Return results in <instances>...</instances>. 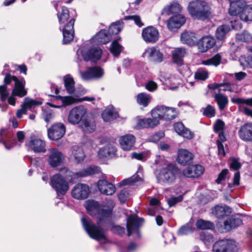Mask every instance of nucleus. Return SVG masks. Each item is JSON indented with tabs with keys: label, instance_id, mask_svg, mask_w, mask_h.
Returning <instances> with one entry per match:
<instances>
[{
	"label": "nucleus",
	"instance_id": "obj_50",
	"mask_svg": "<svg viewBox=\"0 0 252 252\" xmlns=\"http://www.w3.org/2000/svg\"><path fill=\"white\" fill-rule=\"evenodd\" d=\"M230 3V7L228 9V13H236V8L238 7L243 2L246 1L245 0H228Z\"/></svg>",
	"mask_w": 252,
	"mask_h": 252
},
{
	"label": "nucleus",
	"instance_id": "obj_46",
	"mask_svg": "<svg viewBox=\"0 0 252 252\" xmlns=\"http://www.w3.org/2000/svg\"><path fill=\"white\" fill-rule=\"evenodd\" d=\"M164 111L163 120L171 121L177 117L176 109L174 108L165 106Z\"/></svg>",
	"mask_w": 252,
	"mask_h": 252
},
{
	"label": "nucleus",
	"instance_id": "obj_53",
	"mask_svg": "<svg viewBox=\"0 0 252 252\" xmlns=\"http://www.w3.org/2000/svg\"><path fill=\"white\" fill-rule=\"evenodd\" d=\"M43 116L44 121L47 123H49L55 117V114L51 109H45L43 113Z\"/></svg>",
	"mask_w": 252,
	"mask_h": 252
},
{
	"label": "nucleus",
	"instance_id": "obj_57",
	"mask_svg": "<svg viewBox=\"0 0 252 252\" xmlns=\"http://www.w3.org/2000/svg\"><path fill=\"white\" fill-rule=\"evenodd\" d=\"M231 101L235 104H246L252 107V97L248 99H244L242 98H233L231 99Z\"/></svg>",
	"mask_w": 252,
	"mask_h": 252
},
{
	"label": "nucleus",
	"instance_id": "obj_25",
	"mask_svg": "<svg viewBox=\"0 0 252 252\" xmlns=\"http://www.w3.org/2000/svg\"><path fill=\"white\" fill-rule=\"evenodd\" d=\"M119 142L123 150L129 151L131 149L135 143V137L132 134H127L120 137Z\"/></svg>",
	"mask_w": 252,
	"mask_h": 252
},
{
	"label": "nucleus",
	"instance_id": "obj_22",
	"mask_svg": "<svg viewBox=\"0 0 252 252\" xmlns=\"http://www.w3.org/2000/svg\"><path fill=\"white\" fill-rule=\"evenodd\" d=\"M97 187L99 191L107 195H111L116 190L115 186L105 180H100L97 183Z\"/></svg>",
	"mask_w": 252,
	"mask_h": 252
},
{
	"label": "nucleus",
	"instance_id": "obj_52",
	"mask_svg": "<svg viewBox=\"0 0 252 252\" xmlns=\"http://www.w3.org/2000/svg\"><path fill=\"white\" fill-rule=\"evenodd\" d=\"M209 77L208 72L203 70H197L195 72L194 78L196 80L204 81Z\"/></svg>",
	"mask_w": 252,
	"mask_h": 252
},
{
	"label": "nucleus",
	"instance_id": "obj_9",
	"mask_svg": "<svg viewBox=\"0 0 252 252\" xmlns=\"http://www.w3.org/2000/svg\"><path fill=\"white\" fill-rule=\"evenodd\" d=\"M65 131L66 127L63 123H55L47 130L48 138L52 140L57 141L64 136Z\"/></svg>",
	"mask_w": 252,
	"mask_h": 252
},
{
	"label": "nucleus",
	"instance_id": "obj_42",
	"mask_svg": "<svg viewBox=\"0 0 252 252\" xmlns=\"http://www.w3.org/2000/svg\"><path fill=\"white\" fill-rule=\"evenodd\" d=\"M124 22L123 21H117L116 22L113 23L109 26L107 32L112 37L113 35L118 34L121 32L122 27L121 26L123 25Z\"/></svg>",
	"mask_w": 252,
	"mask_h": 252
},
{
	"label": "nucleus",
	"instance_id": "obj_10",
	"mask_svg": "<svg viewBox=\"0 0 252 252\" xmlns=\"http://www.w3.org/2000/svg\"><path fill=\"white\" fill-rule=\"evenodd\" d=\"M86 113L87 110L83 106H79L72 108L68 115V122L73 125L80 123Z\"/></svg>",
	"mask_w": 252,
	"mask_h": 252
},
{
	"label": "nucleus",
	"instance_id": "obj_48",
	"mask_svg": "<svg viewBox=\"0 0 252 252\" xmlns=\"http://www.w3.org/2000/svg\"><path fill=\"white\" fill-rule=\"evenodd\" d=\"M100 208V206L99 203L95 200H89L87 202L86 208L88 211V213L90 215L93 216V214L91 213V212L95 210L98 212L99 209Z\"/></svg>",
	"mask_w": 252,
	"mask_h": 252
},
{
	"label": "nucleus",
	"instance_id": "obj_45",
	"mask_svg": "<svg viewBox=\"0 0 252 252\" xmlns=\"http://www.w3.org/2000/svg\"><path fill=\"white\" fill-rule=\"evenodd\" d=\"M64 86L67 92L72 94L75 91V82L72 77L65 78L64 79Z\"/></svg>",
	"mask_w": 252,
	"mask_h": 252
},
{
	"label": "nucleus",
	"instance_id": "obj_55",
	"mask_svg": "<svg viewBox=\"0 0 252 252\" xmlns=\"http://www.w3.org/2000/svg\"><path fill=\"white\" fill-rule=\"evenodd\" d=\"M24 104L27 108H31L32 106H39L42 104V101L31 99L29 97L24 98Z\"/></svg>",
	"mask_w": 252,
	"mask_h": 252
},
{
	"label": "nucleus",
	"instance_id": "obj_47",
	"mask_svg": "<svg viewBox=\"0 0 252 252\" xmlns=\"http://www.w3.org/2000/svg\"><path fill=\"white\" fill-rule=\"evenodd\" d=\"M221 60V56L220 54H217L211 58L204 61L203 63L206 65H213L217 66L220 64Z\"/></svg>",
	"mask_w": 252,
	"mask_h": 252
},
{
	"label": "nucleus",
	"instance_id": "obj_16",
	"mask_svg": "<svg viewBox=\"0 0 252 252\" xmlns=\"http://www.w3.org/2000/svg\"><path fill=\"white\" fill-rule=\"evenodd\" d=\"M26 145L29 150L32 151L35 154L45 153L46 151L45 142L38 138L31 137Z\"/></svg>",
	"mask_w": 252,
	"mask_h": 252
},
{
	"label": "nucleus",
	"instance_id": "obj_5",
	"mask_svg": "<svg viewBox=\"0 0 252 252\" xmlns=\"http://www.w3.org/2000/svg\"><path fill=\"white\" fill-rule=\"evenodd\" d=\"M193 159L176 158V161L181 166H187L182 170L183 177L194 179L198 178L204 173V167L200 164H193Z\"/></svg>",
	"mask_w": 252,
	"mask_h": 252
},
{
	"label": "nucleus",
	"instance_id": "obj_8",
	"mask_svg": "<svg viewBox=\"0 0 252 252\" xmlns=\"http://www.w3.org/2000/svg\"><path fill=\"white\" fill-rule=\"evenodd\" d=\"M235 10L236 13L232 14L229 12V14L233 16L239 15L240 19L245 22L252 21V5H247L246 1H245L236 8Z\"/></svg>",
	"mask_w": 252,
	"mask_h": 252
},
{
	"label": "nucleus",
	"instance_id": "obj_49",
	"mask_svg": "<svg viewBox=\"0 0 252 252\" xmlns=\"http://www.w3.org/2000/svg\"><path fill=\"white\" fill-rule=\"evenodd\" d=\"M49 96L53 97L55 99H60L62 101V106H66L69 105L74 102V98L71 96H62L61 95H49Z\"/></svg>",
	"mask_w": 252,
	"mask_h": 252
},
{
	"label": "nucleus",
	"instance_id": "obj_39",
	"mask_svg": "<svg viewBox=\"0 0 252 252\" xmlns=\"http://www.w3.org/2000/svg\"><path fill=\"white\" fill-rule=\"evenodd\" d=\"M195 225L199 230H214L215 228V225L213 222L201 219L196 220Z\"/></svg>",
	"mask_w": 252,
	"mask_h": 252
},
{
	"label": "nucleus",
	"instance_id": "obj_13",
	"mask_svg": "<svg viewBox=\"0 0 252 252\" xmlns=\"http://www.w3.org/2000/svg\"><path fill=\"white\" fill-rule=\"evenodd\" d=\"M102 54V50L98 46H92L86 52L82 53V56L84 61H91L96 63L99 61Z\"/></svg>",
	"mask_w": 252,
	"mask_h": 252
},
{
	"label": "nucleus",
	"instance_id": "obj_41",
	"mask_svg": "<svg viewBox=\"0 0 252 252\" xmlns=\"http://www.w3.org/2000/svg\"><path fill=\"white\" fill-rule=\"evenodd\" d=\"M152 97L150 94L145 93L138 94L136 96V101L140 105L147 107L151 102Z\"/></svg>",
	"mask_w": 252,
	"mask_h": 252
},
{
	"label": "nucleus",
	"instance_id": "obj_38",
	"mask_svg": "<svg viewBox=\"0 0 252 252\" xmlns=\"http://www.w3.org/2000/svg\"><path fill=\"white\" fill-rule=\"evenodd\" d=\"M95 40L101 44H106L111 39L112 37L106 30H101L94 37Z\"/></svg>",
	"mask_w": 252,
	"mask_h": 252
},
{
	"label": "nucleus",
	"instance_id": "obj_11",
	"mask_svg": "<svg viewBox=\"0 0 252 252\" xmlns=\"http://www.w3.org/2000/svg\"><path fill=\"white\" fill-rule=\"evenodd\" d=\"M142 37L147 43H155L159 38V32L157 28L150 26L143 29Z\"/></svg>",
	"mask_w": 252,
	"mask_h": 252
},
{
	"label": "nucleus",
	"instance_id": "obj_43",
	"mask_svg": "<svg viewBox=\"0 0 252 252\" xmlns=\"http://www.w3.org/2000/svg\"><path fill=\"white\" fill-rule=\"evenodd\" d=\"M121 39L119 37L113 41L111 43L110 51L111 53L115 57L118 56L122 51V46L119 43V41Z\"/></svg>",
	"mask_w": 252,
	"mask_h": 252
},
{
	"label": "nucleus",
	"instance_id": "obj_17",
	"mask_svg": "<svg viewBox=\"0 0 252 252\" xmlns=\"http://www.w3.org/2000/svg\"><path fill=\"white\" fill-rule=\"evenodd\" d=\"M0 143L3 144L7 150H10L15 147L17 144V141L13 136L8 134V129L1 128L0 130Z\"/></svg>",
	"mask_w": 252,
	"mask_h": 252
},
{
	"label": "nucleus",
	"instance_id": "obj_30",
	"mask_svg": "<svg viewBox=\"0 0 252 252\" xmlns=\"http://www.w3.org/2000/svg\"><path fill=\"white\" fill-rule=\"evenodd\" d=\"M187 54L186 49L185 48H177L172 51V59L173 63L179 66L184 64L183 58Z\"/></svg>",
	"mask_w": 252,
	"mask_h": 252
},
{
	"label": "nucleus",
	"instance_id": "obj_29",
	"mask_svg": "<svg viewBox=\"0 0 252 252\" xmlns=\"http://www.w3.org/2000/svg\"><path fill=\"white\" fill-rule=\"evenodd\" d=\"M143 174V167L141 165H139L138 170L136 173H135L131 177L124 179L119 184L120 187L125 186L127 185H131L134 183L138 181H142L141 176Z\"/></svg>",
	"mask_w": 252,
	"mask_h": 252
},
{
	"label": "nucleus",
	"instance_id": "obj_15",
	"mask_svg": "<svg viewBox=\"0 0 252 252\" xmlns=\"http://www.w3.org/2000/svg\"><path fill=\"white\" fill-rule=\"evenodd\" d=\"M144 219L138 216H130L127 220V235L129 237L135 230L140 228L144 222Z\"/></svg>",
	"mask_w": 252,
	"mask_h": 252
},
{
	"label": "nucleus",
	"instance_id": "obj_6",
	"mask_svg": "<svg viewBox=\"0 0 252 252\" xmlns=\"http://www.w3.org/2000/svg\"><path fill=\"white\" fill-rule=\"evenodd\" d=\"M50 185L58 196L64 195L69 189L68 182L60 173H56L50 178Z\"/></svg>",
	"mask_w": 252,
	"mask_h": 252
},
{
	"label": "nucleus",
	"instance_id": "obj_28",
	"mask_svg": "<svg viewBox=\"0 0 252 252\" xmlns=\"http://www.w3.org/2000/svg\"><path fill=\"white\" fill-rule=\"evenodd\" d=\"M242 220L236 216H232L228 218L224 222V229L226 231H230L232 229H235L242 225Z\"/></svg>",
	"mask_w": 252,
	"mask_h": 252
},
{
	"label": "nucleus",
	"instance_id": "obj_61",
	"mask_svg": "<svg viewBox=\"0 0 252 252\" xmlns=\"http://www.w3.org/2000/svg\"><path fill=\"white\" fill-rule=\"evenodd\" d=\"M72 154L74 158H86L82 148L78 146L73 148Z\"/></svg>",
	"mask_w": 252,
	"mask_h": 252
},
{
	"label": "nucleus",
	"instance_id": "obj_32",
	"mask_svg": "<svg viewBox=\"0 0 252 252\" xmlns=\"http://www.w3.org/2000/svg\"><path fill=\"white\" fill-rule=\"evenodd\" d=\"M159 123V120L157 118H144L140 119L137 123L138 128H153L158 125Z\"/></svg>",
	"mask_w": 252,
	"mask_h": 252
},
{
	"label": "nucleus",
	"instance_id": "obj_1",
	"mask_svg": "<svg viewBox=\"0 0 252 252\" xmlns=\"http://www.w3.org/2000/svg\"><path fill=\"white\" fill-rule=\"evenodd\" d=\"M113 208L107 209H99L97 212L98 217L96 223L95 224L88 217H82L81 222L83 228L89 236L95 240H100L106 238L103 228L101 226L105 227L108 225H111L112 222L109 218L111 217L113 213Z\"/></svg>",
	"mask_w": 252,
	"mask_h": 252
},
{
	"label": "nucleus",
	"instance_id": "obj_19",
	"mask_svg": "<svg viewBox=\"0 0 252 252\" xmlns=\"http://www.w3.org/2000/svg\"><path fill=\"white\" fill-rule=\"evenodd\" d=\"M103 69L98 66L89 67L87 71L82 73V77L85 80L92 78H100L103 75Z\"/></svg>",
	"mask_w": 252,
	"mask_h": 252
},
{
	"label": "nucleus",
	"instance_id": "obj_58",
	"mask_svg": "<svg viewBox=\"0 0 252 252\" xmlns=\"http://www.w3.org/2000/svg\"><path fill=\"white\" fill-rule=\"evenodd\" d=\"M129 194V190L127 189H124L121 190L118 194V198L121 203H125L128 197Z\"/></svg>",
	"mask_w": 252,
	"mask_h": 252
},
{
	"label": "nucleus",
	"instance_id": "obj_12",
	"mask_svg": "<svg viewBox=\"0 0 252 252\" xmlns=\"http://www.w3.org/2000/svg\"><path fill=\"white\" fill-rule=\"evenodd\" d=\"M216 43L215 38L210 35H205L199 39H198L196 46L199 52L205 53L213 48Z\"/></svg>",
	"mask_w": 252,
	"mask_h": 252
},
{
	"label": "nucleus",
	"instance_id": "obj_31",
	"mask_svg": "<svg viewBox=\"0 0 252 252\" xmlns=\"http://www.w3.org/2000/svg\"><path fill=\"white\" fill-rule=\"evenodd\" d=\"M213 214L218 219H223L229 216L231 213V209L225 205H216L212 210Z\"/></svg>",
	"mask_w": 252,
	"mask_h": 252
},
{
	"label": "nucleus",
	"instance_id": "obj_2",
	"mask_svg": "<svg viewBox=\"0 0 252 252\" xmlns=\"http://www.w3.org/2000/svg\"><path fill=\"white\" fill-rule=\"evenodd\" d=\"M76 16L77 14H76L75 16L71 18L69 21L67 22L70 17V13L68 8L65 6H62L61 12H58L57 14V17L60 24H64L66 22L62 30L61 27L59 28L63 32V44H69L73 39L74 36V25Z\"/></svg>",
	"mask_w": 252,
	"mask_h": 252
},
{
	"label": "nucleus",
	"instance_id": "obj_21",
	"mask_svg": "<svg viewBox=\"0 0 252 252\" xmlns=\"http://www.w3.org/2000/svg\"><path fill=\"white\" fill-rule=\"evenodd\" d=\"M26 81L24 77H21L18 80L14 83V86L12 90L13 94L19 97H23L27 94L28 91L25 88Z\"/></svg>",
	"mask_w": 252,
	"mask_h": 252
},
{
	"label": "nucleus",
	"instance_id": "obj_37",
	"mask_svg": "<svg viewBox=\"0 0 252 252\" xmlns=\"http://www.w3.org/2000/svg\"><path fill=\"white\" fill-rule=\"evenodd\" d=\"M65 158H48L49 165L52 168H57L59 171H64L67 172L68 170L64 166Z\"/></svg>",
	"mask_w": 252,
	"mask_h": 252
},
{
	"label": "nucleus",
	"instance_id": "obj_63",
	"mask_svg": "<svg viewBox=\"0 0 252 252\" xmlns=\"http://www.w3.org/2000/svg\"><path fill=\"white\" fill-rule=\"evenodd\" d=\"M181 10L180 5L178 3H174L170 5L168 11L170 14H178Z\"/></svg>",
	"mask_w": 252,
	"mask_h": 252
},
{
	"label": "nucleus",
	"instance_id": "obj_26",
	"mask_svg": "<svg viewBox=\"0 0 252 252\" xmlns=\"http://www.w3.org/2000/svg\"><path fill=\"white\" fill-rule=\"evenodd\" d=\"M175 131L178 135L188 139H192L194 133L189 129L186 127L182 122H177L173 125Z\"/></svg>",
	"mask_w": 252,
	"mask_h": 252
},
{
	"label": "nucleus",
	"instance_id": "obj_40",
	"mask_svg": "<svg viewBox=\"0 0 252 252\" xmlns=\"http://www.w3.org/2000/svg\"><path fill=\"white\" fill-rule=\"evenodd\" d=\"M214 98L218 105L219 109L220 111L223 110L228 103V99L227 96L219 93L215 94Z\"/></svg>",
	"mask_w": 252,
	"mask_h": 252
},
{
	"label": "nucleus",
	"instance_id": "obj_4",
	"mask_svg": "<svg viewBox=\"0 0 252 252\" xmlns=\"http://www.w3.org/2000/svg\"><path fill=\"white\" fill-rule=\"evenodd\" d=\"M183 178L182 170L175 163H168L162 167L157 176L158 183L172 184L177 178Z\"/></svg>",
	"mask_w": 252,
	"mask_h": 252
},
{
	"label": "nucleus",
	"instance_id": "obj_14",
	"mask_svg": "<svg viewBox=\"0 0 252 252\" xmlns=\"http://www.w3.org/2000/svg\"><path fill=\"white\" fill-rule=\"evenodd\" d=\"M90 192L89 186L84 184L78 183L72 189L71 194L73 198L83 200L86 199Z\"/></svg>",
	"mask_w": 252,
	"mask_h": 252
},
{
	"label": "nucleus",
	"instance_id": "obj_36",
	"mask_svg": "<svg viewBox=\"0 0 252 252\" xmlns=\"http://www.w3.org/2000/svg\"><path fill=\"white\" fill-rule=\"evenodd\" d=\"M148 58L151 62L155 63H160L163 60V56L158 49L153 47L150 49L148 55Z\"/></svg>",
	"mask_w": 252,
	"mask_h": 252
},
{
	"label": "nucleus",
	"instance_id": "obj_62",
	"mask_svg": "<svg viewBox=\"0 0 252 252\" xmlns=\"http://www.w3.org/2000/svg\"><path fill=\"white\" fill-rule=\"evenodd\" d=\"M19 78L14 75H11L10 73H6L4 78V85L7 86L9 85L12 81H14V83H16L17 80H18Z\"/></svg>",
	"mask_w": 252,
	"mask_h": 252
},
{
	"label": "nucleus",
	"instance_id": "obj_64",
	"mask_svg": "<svg viewBox=\"0 0 252 252\" xmlns=\"http://www.w3.org/2000/svg\"><path fill=\"white\" fill-rule=\"evenodd\" d=\"M229 171L227 169H223L219 174L218 177L216 180V182L218 184H221V182L224 181L226 179V176L228 173Z\"/></svg>",
	"mask_w": 252,
	"mask_h": 252
},
{
	"label": "nucleus",
	"instance_id": "obj_23",
	"mask_svg": "<svg viewBox=\"0 0 252 252\" xmlns=\"http://www.w3.org/2000/svg\"><path fill=\"white\" fill-rule=\"evenodd\" d=\"M239 135L243 141H252V123H247L242 125L239 131Z\"/></svg>",
	"mask_w": 252,
	"mask_h": 252
},
{
	"label": "nucleus",
	"instance_id": "obj_33",
	"mask_svg": "<svg viewBox=\"0 0 252 252\" xmlns=\"http://www.w3.org/2000/svg\"><path fill=\"white\" fill-rule=\"evenodd\" d=\"M99 158H113L118 157L117 154L116 148L112 146L108 145L100 148L98 153Z\"/></svg>",
	"mask_w": 252,
	"mask_h": 252
},
{
	"label": "nucleus",
	"instance_id": "obj_56",
	"mask_svg": "<svg viewBox=\"0 0 252 252\" xmlns=\"http://www.w3.org/2000/svg\"><path fill=\"white\" fill-rule=\"evenodd\" d=\"M224 122L220 119H217L213 126L214 132L218 133L221 131H224Z\"/></svg>",
	"mask_w": 252,
	"mask_h": 252
},
{
	"label": "nucleus",
	"instance_id": "obj_35",
	"mask_svg": "<svg viewBox=\"0 0 252 252\" xmlns=\"http://www.w3.org/2000/svg\"><path fill=\"white\" fill-rule=\"evenodd\" d=\"M101 117L105 122H109L117 119L119 115L114 108H111L104 109L102 112Z\"/></svg>",
	"mask_w": 252,
	"mask_h": 252
},
{
	"label": "nucleus",
	"instance_id": "obj_51",
	"mask_svg": "<svg viewBox=\"0 0 252 252\" xmlns=\"http://www.w3.org/2000/svg\"><path fill=\"white\" fill-rule=\"evenodd\" d=\"M48 158H63L62 152L57 148H51L48 150Z\"/></svg>",
	"mask_w": 252,
	"mask_h": 252
},
{
	"label": "nucleus",
	"instance_id": "obj_54",
	"mask_svg": "<svg viewBox=\"0 0 252 252\" xmlns=\"http://www.w3.org/2000/svg\"><path fill=\"white\" fill-rule=\"evenodd\" d=\"M203 114L208 118L214 117L216 114V110L214 106L208 105L204 109Z\"/></svg>",
	"mask_w": 252,
	"mask_h": 252
},
{
	"label": "nucleus",
	"instance_id": "obj_60",
	"mask_svg": "<svg viewBox=\"0 0 252 252\" xmlns=\"http://www.w3.org/2000/svg\"><path fill=\"white\" fill-rule=\"evenodd\" d=\"M0 100L5 102L9 96V93L7 91V86L5 85L0 86Z\"/></svg>",
	"mask_w": 252,
	"mask_h": 252
},
{
	"label": "nucleus",
	"instance_id": "obj_18",
	"mask_svg": "<svg viewBox=\"0 0 252 252\" xmlns=\"http://www.w3.org/2000/svg\"><path fill=\"white\" fill-rule=\"evenodd\" d=\"M186 17L183 15L177 14L169 18L167 22V26L169 30L173 31L182 26L186 22Z\"/></svg>",
	"mask_w": 252,
	"mask_h": 252
},
{
	"label": "nucleus",
	"instance_id": "obj_20",
	"mask_svg": "<svg viewBox=\"0 0 252 252\" xmlns=\"http://www.w3.org/2000/svg\"><path fill=\"white\" fill-rule=\"evenodd\" d=\"M100 169V168L98 166H89L87 167L85 170L75 173L69 171V173H70L69 176L71 177L70 181V182H73L74 181V179L97 174L99 172Z\"/></svg>",
	"mask_w": 252,
	"mask_h": 252
},
{
	"label": "nucleus",
	"instance_id": "obj_24",
	"mask_svg": "<svg viewBox=\"0 0 252 252\" xmlns=\"http://www.w3.org/2000/svg\"><path fill=\"white\" fill-rule=\"evenodd\" d=\"M181 42L189 46H196L198 37L197 34L193 32L185 31L181 33L180 36Z\"/></svg>",
	"mask_w": 252,
	"mask_h": 252
},
{
	"label": "nucleus",
	"instance_id": "obj_7",
	"mask_svg": "<svg viewBox=\"0 0 252 252\" xmlns=\"http://www.w3.org/2000/svg\"><path fill=\"white\" fill-rule=\"evenodd\" d=\"M237 250L236 242L232 240H221L215 243L214 252H235Z\"/></svg>",
	"mask_w": 252,
	"mask_h": 252
},
{
	"label": "nucleus",
	"instance_id": "obj_3",
	"mask_svg": "<svg viewBox=\"0 0 252 252\" xmlns=\"http://www.w3.org/2000/svg\"><path fill=\"white\" fill-rule=\"evenodd\" d=\"M188 10L190 15L193 19L205 21L212 17L211 7L208 3L200 0L190 1Z\"/></svg>",
	"mask_w": 252,
	"mask_h": 252
},
{
	"label": "nucleus",
	"instance_id": "obj_27",
	"mask_svg": "<svg viewBox=\"0 0 252 252\" xmlns=\"http://www.w3.org/2000/svg\"><path fill=\"white\" fill-rule=\"evenodd\" d=\"M79 126L86 133H92L96 128V124L92 118L84 117L80 123Z\"/></svg>",
	"mask_w": 252,
	"mask_h": 252
},
{
	"label": "nucleus",
	"instance_id": "obj_34",
	"mask_svg": "<svg viewBox=\"0 0 252 252\" xmlns=\"http://www.w3.org/2000/svg\"><path fill=\"white\" fill-rule=\"evenodd\" d=\"M231 31L230 26L227 24L219 26L216 31L215 35L218 40L224 41L227 34Z\"/></svg>",
	"mask_w": 252,
	"mask_h": 252
},
{
	"label": "nucleus",
	"instance_id": "obj_59",
	"mask_svg": "<svg viewBox=\"0 0 252 252\" xmlns=\"http://www.w3.org/2000/svg\"><path fill=\"white\" fill-rule=\"evenodd\" d=\"M177 158H193V154L185 149H179L178 150Z\"/></svg>",
	"mask_w": 252,
	"mask_h": 252
},
{
	"label": "nucleus",
	"instance_id": "obj_44",
	"mask_svg": "<svg viewBox=\"0 0 252 252\" xmlns=\"http://www.w3.org/2000/svg\"><path fill=\"white\" fill-rule=\"evenodd\" d=\"M164 105H158L154 108L151 112L152 117L153 118H157L159 120H163L164 116Z\"/></svg>",
	"mask_w": 252,
	"mask_h": 252
}]
</instances>
